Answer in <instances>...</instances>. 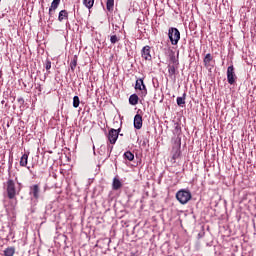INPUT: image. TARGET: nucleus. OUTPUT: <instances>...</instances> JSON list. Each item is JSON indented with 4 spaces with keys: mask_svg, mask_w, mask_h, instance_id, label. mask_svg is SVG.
<instances>
[{
    "mask_svg": "<svg viewBox=\"0 0 256 256\" xmlns=\"http://www.w3.org/2000/svg\"><path fill=\"white\" fill-rule=\"evenodd\" d=\"M135 129H141L143 127V117L140 114H136L134 117Z\"/></svg>",
    "mask_w": 256,
    "mask_h": 256,
    "instance_id": "6e6552de",
    "label": "nucleus"
},
{
    "mask_svg": "<svg viewBox=\"0 0 256 256\" xmlns=\"http://www.w3.org/2000/svg\"><path fill=\"white\" fill-rule=\"evenodd\" d=\"M135 89H138L139 91H145V93H147V88L145 87V84L143 83V79H139L136 81Z\"/></svg>",
    "mask_w": 256,
    "mask_h": 256,
    "instance_id": "9d476101",
    "label": "nucleus"
},
{
    "mask_svg": "<svg viewBox=\"0 0 256 256\" xmlns=\"http://www.w3.org/2000/svg\"><path fill=\"white\" fill-rule=\"evenodd\" d=\"M175 71H177V68L174 65L168 66V73L170 77H173V75H175Z\"/></svg>",
    "mask_w": 256,
    "mask_h": 256,
    "instance_id": "412c9836",
    "label": "nucleus"
},
{
    "mask_svg": "<svg viewBox=\"0 0 256 256\" xmlns=\"http://www.w3.org/2000/svg\"><path fill=\"white\" fill-rule=\"evenodd\" d=\"M6 191L9 199H15L18 190L17 187H15V182L13 180H8L6 182Z\"/></svg>",
    "mask_w": 256,
    "mask_h": 256,
    "instance_id": "7ed1b4c3",
    "label": "nucleus"
},
{
    "mask_svg": "<svg viewBox=\"0 0 256 256\" xmlns=\"http://www.w3.org/2000/svg\"><path fill=\"white\" fill-rule=\"evenodd\" d=\"M51 69V65H46V71H49Z\"/></svg>",
    "mask_w": 256,
    "mask_h": 256,
    "instance_id": "a878e982",
    "label": "nucleus"
},
{
    "mask_svg": "<svg viewBox=\"0 0 256 256\" xmlns=\"http://www.w3.org/2000/svg\"><path fill=\"white\" fill-rule=\"evenodd\" d=\"M41 193V188H39L38 184H34L30 186L29 195H32L33 199H39V195Z\"/></svg>",
    "mask_w": 256,
    "mask_h": 256,
    "instance_id": "423d86ee",
    "label": "nucleus"
},
{
    "mask_svg": "<svg viewBox=\"0 0 256 256\" xmlns=\"http://www.w3.org/2000/svg\"><path fill=\"white\" fill-rule=\"evenodd\" d=\"M142 58L146 61H151V47L144 46L142 49Z\"/></svg>",
    "mask_w": 256,
    "mask_h": 256,
    "instance_id": "0eeeda50",
    "label": "nucleus"
},
{
    "mask_svg": "<svg viewBox=\"0 0 256 256\" xmlns=\"http://www.w3.org/2000/svg\"><path fill=\"white\" fill-rule=\"evenodd\" d=\"M76 67H77L76 65H72V66H71L72 71H75V68H76Z\"/></svg>",
    "mask_w": 256,
    "mask_h": 256,
    "instance_id": "bb28decb",
    "label": "nucleus"
},
{
    "mask_svg": "<svg viewBox=\"0 0 256 256\" xmlns=\"http://www.w3.org/2000/svg\"><path fill=\"white\" fill-rule=\"evenodd\" d=\"M191 197V191L189 190L182 189L176 193V199L181 203V205H187V203L191 201Z\"/></svg>",
    "mask_w": 256,
    "mask_h": 256,
    "instance_id": "f257e3e1",
    "label": "nucleus"
},
{
    "mask_svg": "<svg viewBox=\"0 0 256 256\" xmlns=\"http://www.w3.org/2000/svg\"><path fill=\"white\" fill-rule=\"evenodd\" d=\"M119 131H121V129L115 130L113 128L109 131L108 140L111 145H115V143H117V139H119Z\"/></svg>",
    "mask_w": 256,
    "mask_h": 256,
    "instance_id": "39448f33",
    "label": "nucleus"
},
{
    "mask_svg": "<svg viewBox=\"0 0 256 256\" xmlns=\"http://www.w3.org/2000/svg\"><path fill=\"white\" fill-rule=\"evenodd\" d=\"M15 255V247L11 246L4 250V256H13Z\"/></svg>",
    "mask_w": 256,
    "mask_h": 256,
    "instance_id": "dca6fc26",
    "label": "nucleus"
},
{
    "mask_svg": "<svg viewBox=\"0 0 256 256\" xmlns=\"http://www.w3.org/2000/svg\"><path fill=\"white\" fill-rule=\"evenodd\" d=\"M168 37L172 45H177L181 39V32H179V29L171 27L168 30Z\"/></svg>",
    "mask_w": 256,
    "mask_h": 256,
    "instance_id": "f03ea898",
    "label": "nucleus"
},
{
    "mask_svg": "<svg viewBox=\"0 0 256 256\" xmlns=\"http://www.w3.org/2000/svg\"><path fill=\"white\" fill-rule=\"evenodd\" d=\"M64 19H69V13L67 12V10H61L59 12L58 21H60L61 23Z\"/></svg>",
    "mask_w": 256,
    "mask_h": 256,
    "instance_id": "f8f14e48",
    "label": "nucleus"
},
{
    "mask_svg": "<svg viewBox=\"0 0 256 256\" xmlns=\"http://www.w3.org/2000/svg\"><path fill=\"white\" fill-rule=\"evenodd\" d=\"M119 42V37H117V35H112L110 37V43H112V45H115V43Z\"/></svg>",
    "mask_w": 256,
    "mask_h": 256,
    "instance_id": "b1692460",
    "label": "nucleus"
},
{
    "mask_svg": "<svg viewBox=\"0 0 256 256\" xmlns=\"http://www.w3.org/2000/svg\"><path fill=\"white\" fill-rule=\"evenodd\" d=\"M124 157L125 159H127L128 161H133V159H135V155L131 152V151H127L124 153Z\"/></svg>",
    "mask_w": 256,
    "mask_h": 256,
    "instance_id": "aec40b11",
    "label": "nucleus"
},
{
    "mask_svg": "<svg viewBox=\"0 0 256 256\" xmlns=\"http://www.w3.org/2000/svg\"><path fill=\"white\" fill-rule=\"evenodd\" d=\"M95 4V0H83V5L87 7V9H91Z\"/></svg>",
    "mask_w": 256,
    "mask_h": 256,
    "instance_id": "6ab92c4d",
    "label": "nucleus"
},
{
    "mask_svg": "<svg viewBox=\"0 0 256 256\" xmlns=\"http://www.w3.org/2000/svg\"><path fill=\"white\" fill-rule=\"evenodd\" d=\"M81 101L79 100V96H74L73 97V107L75 109H77V107H79Z\"/></svg>",
    "mask_w": 256,
    "mask_h": 256,
    "instance_id": "5701e85b",
    "label": "nucleus"
},
{
    "mask_svg": "<svg viewBox=\"0 0 256 256\" xmlns=\"http://www.w3.org/2000/svg\"><path fill=\"white\" fill-rule=\"evenodd\" d=\"M120 187H123V184L121 183V180H119L118 178H114L113 183H112V189L114 191H118V189Z\"/></svg>",
    "mask_w": 256,
    "mask_h": 256,
    "instance_id": "9b49d317",
    "label": "nucleus"
},
{
    "mask_svg": "<svg viewBox=\"0 0 256 256\" xmlns=\"http://www.w3.org/2000/svg\"><path fill=\"white\" fill-rule=\"evenodd\" d=\"M236 80L237 75H235V68L233 67V65H231L227 68V81L229 85H233Z\"/></svg>",
    "mask_w": 256,
    "mask_h": 256,
    "instance_id": "20e7f679",
    "label": "nucleus"
},
{
    "mask_svg": "<svg viewBox=\"0 0 256 256\" xmlns=\"http://www.w3.org/2000/svg\"><path fill=\"white\" fill-rule=\"evenodd\" d=\"M61 0H53L49 8V17H53V12L59 7Z\"/></svg>",
    "mask_w": 256,
    "mask_h": 256,
    "instance_id": "1a4fd4ad",
    "label": "nucleus"
},
{
    "mask_svg": "<svg viewBox=\"0 0 256 256\" xmlns=\"http://www.w3.org/2000/svg\"><path fill=\"white\" fill-rule=\"evenodd\" d=\"M169 63L175 65L177 63V57L175 56V52H170L168 56Z\"/></svg>",
    "mask_w": 256,
    "mask_h": 256,
    "instance_id": "a211bd4d",
    "label": "nucleus"
},
{
    "mask_svg": "<svg viewBox=\"0 0 256 256\" xmlns=\"http://www.w3.org/2000/svg\"><path fill=\"white\" fill-rule=\"evenodd\" d=\"M29 159V154H23L20 159V165L21 167H27V161Z\"/></svg>",
    "mask_w": 256,
    "mask_h": 256,
    "instance_id": "2eb2a0df",
    "label": "nucleus"
},
{
    "mask_svg": "<svg viewBox=\"0 0 256 256\" xmlns=\"http://www.w3.org/2000/svg\"><path fill=\"white\" fill-rule=\"evenodd\" d=\"M129 103L130 105H137V103H139V96H137V94H132L129 97Z\"/></svg>",
    "mask_w": 256,
    "mask_h": 256,
    "instance_id": "ddd939ff",
    "label": "nucleus"
},
{
    "mask_svg": "<svg viewBox=\"0 0 256 256\" xmlns=\"http://www.w3.org/2000/svg\"><path fill=\"white\" fill-rule=\"evenodd\" d=\"M187 97V94L184 93L182 97H177L176 103L179 107H183L185 105V98Z\"/></svg>",
    "mask_w": 256,
    "mask_h": 256,
    "instance_id": "4468645a",
    "label": "nucleus"
},
{
    "mask_svg": "<svg viewBox=\"0 0 256 256\" xmlns=\"http://www.w3.org/2000/svg\"><path fill=\"white\" fill-rule=\"evenodd\" d=\"M71 65H77V58L74 56V59L71 62Z\"/></svg>",
    "mask_w": 256,
    "mask_h": 256,
    "instance_id": "393cba45",
    "label": "nucleus"
},
{
    "mask_svg": "<svg viewBox=\"0 0 256 256\" xmlns=\"http://www.w3.org/2000/svg\"><path fill=\"white\" fill-rule=\"evenodd\" d=\"M211 61H213V56L211 54H206V56L204 57L205 65H209V63H211Z\"/></svg>",
    "mask_w": 256,
    "mask_h": 256,
    "instance_id": "4be33fe9",
    "label": "nucleus"
},
{
    "mask_svg": "<svg viewBox=\"0 0 256 256\" xmlns=\"http://www.w3.org/2000/svg\"><path fill=\"white\" fill-rule=\"evenodd\" d=\"M114 7H115V0H107L106 2L107 11L109 12L113 11Z\"/></svg>",
    "mask_w": 256,
    "mask_h": 256,
    "instance_id": "f3484780",
    "label": "nucleus"
}]
</instances>
